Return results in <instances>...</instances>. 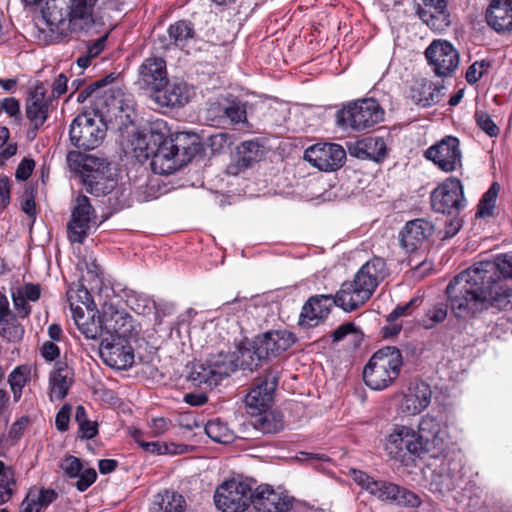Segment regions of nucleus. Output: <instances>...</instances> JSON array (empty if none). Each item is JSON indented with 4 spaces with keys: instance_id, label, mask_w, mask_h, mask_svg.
Returning a JSON list of instances; mask_svg holds the SVG:
<instances>
[{
    "instance_id": "nucleus-1",
    "label": "nucleus",
    "mask_w": 512,
    "mask_h": 512,
    "mask_svg": "<svg viewBox=\"0 0 512 512\" xmlns=\"http://www.w3.org/2000/svg\"><path fill=\"white\" fill-rule=\"evenodd\" d=\"M131 145L135 157L143 162L151 158L154 173L169 175L188 164L200 151V138L196 133L170 130L163 120L151 122L147 129L134 134Z\"/></svg>"
},
{
    "instance_id": "nucleus-2",
    "label": "nucleus",
    "mask_w": 512,
    "mask_h": 512,
    "mask_svg": "<svg viewBox=\"0 0 512 512\" xmlns=\"http://www.w3.org/2000/svg\"><path fill=\"white\" fill-rule=\"evenodd\" d=\"M387 275L386 263L380 257L367 261L355 274L352 281L341 285L335 296L316 295L303 305L299 317L302 327H315L330 313L333 306L352 312L364 305L373 295L380 281Z\"/></svg>"
},
{
    "instance_id": "nucleus-3",
    "label": "nucleus",
    "mask_w": 512,
    "mask_h": 512,
    "mask_svg": "<svg viewBox=\"0 0 512 512\" xmlns=\"http://www.w3.org/2000/svg\"><path fill=\"white\" fill-rule=\"evenodd\" d=\"M507 292H494L474 266L459 273L446 287L450 308L457 318H474L493 308L512 307Z\"/></svg>"
},
{
    "instance_id": "nucleus-4",
    "label": "nucleus",
    "mask_w": 512,
    "mask_h": 512,
    "mask_svg": "<svg viewBox=\"0 0 512 512\" xmlns=\"http://www.w3.org/2000/svg\"><path fill=\"white\" fill-rule=\"evenodd\" d=\"M402 366L401 351L395 346L383 347L364 366V383L372 390H384L398 379Z\"/></svg>"
},
{
    "instance_id": "nucleus-5",
    "label": "nucleus",
    "mask_w": 512,
    "mask_h": 512,
    "mask_svg": "<svg viewBox=\"0 0 512 512\" xmlns=\"http://www.w3.org/2000/svg\"><path fill=\"white\" fill-rule=\"evenodd\" d=\"M383 110L379 103L372 99H358L349 102L336 113V123L339 127L350 128L354 131L369 129L383 119Z\"/></svg>"
},
{
    "instance_id": "nucleus-6",
    "label": "nucleus",
    "mask_w": 512,
    "mask_h": 512,
    "mask_svg": "<svg viewBox=\"0 0 512 512\" xmlns=\"http://www.w3.org/2000/svg\"><path fill=\"white\" fill-rule=\"evenodd\" d=\"M251 479L231 478L223 481L216 489L214 503L222 512H244L251 505Z\"/></svg>"
},
{
    "instance_id": "nucleus-7",
    "label": "nucleus",
    "mask_w": 512,
    "mask_h": 512,
    "mask_svg": "<svg viewBox=\"0 0 512 512\" xmlns=\"http://www.w3.org/2000/svg\"><path fill=\"white\" fill-rule=\"evenodd\" d=\"M106 135L102 118L97 121L89 113L78 115L71 123L69 136L72 145L83 150L97 148Z\"/></svg>"
},
{
    "instance_id": "nucleus-8",
    "label": "nucleus",
    "mask_w": 512,
    "mask_h": 512,
    "mask_svg": "<svg viewBox=\"0 0 512 512\" xmlns=\"http://www.w3.org/2000/svg\"><path fill=\"white\" fill-rule=\"evenodd\" d=\"M430 201L436 213L458 215L466 204L461 181L456 177H448L433 189Z\"/></svg>"
},
{
    "instance_id": "nucleus-9",
    "label": "nucleus",
    "mask_w": 512,
    "mask_h": 512,
    "mask_svg": "<svg viewBox=\"0 0 512 512\" xmlns=\"http://www.w3.org/2000/svg\"><path fill=\"white\" fill-rule=\"evenodd\" d=\"M81 177L85 190L95 196L107 195L116 186V180L111 175L107 162L94 157L85 159Z\"/></svg>"
},
{
    "instance_id": "nucleus-10",
    "label": "nucleus",
    "mask_w": 512,
    "mask_h": 512,
    "mask_svg": "<svg viewBox=\"0 0 512 512\" xmlns=\"http://www.w3.org/2000/svg\"><path fill=\"white\" fill-rule=\"evenodd\" d=\"M494 292H507L511 301L512 290L503 279L512 278V254L498 256L494 260H485L473 265Z\"/></svg>"
},
{
    "instance_id": "nucleus-11",
    "label": "nucleus",
    "mask_w": 512,
    "mask_h": 512,
    "mask_svg": "<svg viewBox=\"0 0 512 512\" xmlns=\"http://www.w3.org/2000/svg\"><path fill=\"white\" fill-rule=\"evenodd\" d=\"M424 156L446 173L454 172L462 167L460 141L454 136H445L429 147L424 152Z\"/></svg>"
},
{
    "instance_id": "nucleus-12",
    "label": "nucleus",
    "mask_w": 512,
    "mask_h": 512,
    "mask_svg": "<svg viewBox=\"0 0 512 512\" xmlns=\"http://www.w3.org/2000/svg\"><path fill=\"white\" fill-rule=\"evenodd\" d=\"M94 6L84 0H72L65 25L66 37L69 33H100L103 23L95 19Z\"/></svg>"
},
{
    "instance_id": "nucleus-13",
    "label": "nucleus",
    "mask_w": 512,
    "mask_h": 512,
    "mask_svg": "<svg viewBox=\"0 0 512 512\" xmlns=\"http://www.w3.org/2000/svg\"><path fill=\"white\" fill-rule=\"evenodd\" d=\"M295 342V335L287 329L269 330L254 338L253 348L260 358L269 361L279 357Z\"/></svg>"
},
{
    "instance_id": "nucleus-14",
    "label": "nucleus",
    "mask_w": 512,
    "mask_h": 512,
    "mask_svg": "<svg viewBox=\"0 0 512 512\" xmlns=\"http://www.w3.org/2000/svg\"><path fill=\"white\" fill-rule=\"evenodd\" d=\"M426 59L437 76H451L459 65V53L446 40H434L425 50Z\"/></svg>"
},
{
    "instance_id": "nucleus-15",
    "label": "nucleus",
    "mask_w": 512,
    "mask_h": 512,
    "mask_svg": "<svg viewBox=\"0 0 512 512\" xmlns=\"http://www.w3.org/2000/svg\"><path fill=\"white\" fill-rule=\"evenodd\" d=\"M95 218V210L89 198L85 195L77 196L67 224L69 240L74 243H83L89 233L90 224Z\"/></svg>"
},
{
    "instance_id": "nucleus-16",
    "label": "nucleus",
    "mask_w": 512,
    "mask_h": 512,
    "mask_svg": "<svg viewBox=\"0 0 512 512\" xmlns=\"http://www.w3.org/2000/svg\"><path fill=\"white\" fill-rule=\"evenodd\" d=\"M304 159L321 171H334L344 164L346 152L339 144L317 143L305 150Z\"/></svg>"
},
{
    "instance_id": "nucleus-17",
    "label": "nucleus",
    "mask_w": 512,
    "mask_h": 512,
    "mask_svg": "<svg viewBox=\"0 0 512 512\" xmlns=\"http://www.w3.org/2000/svg\"><path fill=\"white\" fill-rule=\"evenodd\" d=\"M99 354L103 362L114 369L126 370L134 363V349L128 339L103 338L100 342Z\"/></svg>"
},
{
    "instance_id": "nucleus-18",
    "label": "nucleus",
    "mask_w": 512,
    "mask_h": 512,
    "mask_svg": "<svg viewBox=\"0 0 512 512\" xmlns=\"http://www.w3.org/2000/svg\"><path fill=\"white\" fill-rule=\"evenodd\" d=\"M385 450L391 459L398 461L404 459L406 451L421 456V444L417 441L416 432L404 425L395 426L386 440Z\"/></svg>"
},
{
    "instance_id": "nucleus-19",
    "label": "nucleus",
    "mask_w": 512,
    "mask_h": 512,
    "mask_svg": "<svg viewBox=\"0 0 512 512\" xmlns=\"http://www.w3.org/2000/svg\"><path fill=\"white\" fill-rule=\"evenodd\" d=\"M279 371L270 367L259 377L245 398L246 405L258 411L265 410L273 401L274 391L278 385Z\"/></svg>"
},
{
    "instance_id": "nucleus-20",
    "label": "nucleus",
    "mask_w": 512,
    "mask_h": 512,
    "mask_svg": "<svg viewBox=\"0 0 512 512\" xmlns=\"http://www.w3.org/2000/svg\"><path fill=\"white\" fill-rule=\"evenodd\" d=\"M369 493L381 501L399 506L415 508L421 504L419 496L414 492L384 480L371 483Z\"/></svg>"
},
{
    "instance_id": "nucleus-21",
    "label": "nucleus",
    "mask_w": 512,
    "mask_h": 512,
    "mask_svg": "<svg viewBox=\"0 0 512 512\" xmlns=\"http://www.w3.org/2000/svg\"><path fill=\"white\" fill-rule=\"evenodd\" d=\"M251 504L258 512H289L292 507L290 498L276 492L268 484L252 489Z\"/></svg>"
},
{
    "instance_id": "nucleus-22",
    "label": "nucleus",
    "mask_w": 512,
    "mask_h": 512,
    "mask_svg": "<svg viewBox=\"0 0 512 512\" xmlns=\"http://www.w3.org/2000/svg\"><path fill=\"white\" fill-rule=\"evenodd\" d=\"M434 232L432 222L423 218L410 220L400 232L401 245L407 252H414L427 243Z\"/></svg>"
},
{
    "instance_id": "nucleus-23",
    "label": "nucleus",
    "mask_w": 512,
    "mask_h": 512,
    "mask_svg": "<svg viewBox=\"0 0 512 512\" xmlns=\"http://www.w3.org/2000/svg\"><path fill=\"white\" fill-rule=\"evenodd\" d=\"M168 80L166 62L160 57L145 59L139 68L138 85L140 88L150 90L153 94L161 90Z\"/></svg>"
},
{
    "instance_id": "nucleus-24",
    "label": "nucleus",
    "mask_w": 512,
    "mask_h": 512,
    "mask_svg": "<svg viewBox=\"0 0 512 512\" xmlns=\"http://www.w3.org/2000/svg\"><path fill=\"white\" fill-rule=\"evenodd\" d=\"M72 0H46L42 8V17L49 27L55 41L66 38V19Z\"/></svg>"
},
{
    "instance_id": "nucleus-25",
    "label": "nucleus",
    "mask_w": 512,
    "mask_h": 512,
    "mask_svg": "<svg viewBox=\"0 0 512 512\" xmlns=\"http://www.w3.org/2000/svg\"><path fill=\"white\" fill-rule=\"evenodd\" d=\"M463 479L461 464L455 460L442 462L438 469L433 472L431 488L440 494H447L455 490Z\"/></svg>"
},
{
    "instance_id": "nucleus-26",
    "label": "nucleus",
    "mask_w": 512,
    "mask_h": 512,
    "mask_svg": "<svg viewBox=\"0 0 512 512\" xmlns=\"http://www.w3.org/2000/svg\"><path fill=\"white\" fill-rule=\"evenodd\" d=\"M102 314L105 337L128 339L132 335L133 320L127 313L117 310L113 305L105 304Z\"/></svg>"
},
{
    "instance_id": "nucleus-27",
    "label": "nucleus",
    "mask_w": 512,
    "mask_h": 512,
    "mask_svg": "<svg viewBox=\"0 0 512 512\" xmlns=\"http://www.w3.org/2000/svg\"><path fill=\"white\" fill-rule=\"evenodd\" d=\"M263 155L262 146L258 140H247L236 148L231 163L227 166V174L237 176L258 162Z\"/></svg>"
},
{
    "instance_id": "nucleus-28",
    "label": "nucleus",
    "mask_w": 512,
    "mask_h": 512,
    "mask_svg": "<svg viewBox=\"0 0 512 512\" xmlns=\"http://www.w3.org/2000/svg\"><path fill=\"white\" fill-rule=\"evenodd\" d=\"M193 94L192 89L183 81L169 82L156 91L152 98L161 107H181L187 104Z\"/></svg>"
},
{
    "instance_id": "nucleus-29",
    "label": "nucleus",
    "mask_w": 512,
    "mask_h": 512,
    "mask_svg": "<svg viewBox=\"0 0 512 512\" xmlns=\"http://www.w3.org/2000/svg\"><path fill=\"white\" fill-rule=\"evenodd\" d=\"M424 7H418L417 15L435 31L445 30L451 23L446 0H424Z\"/></svg>"
},
{
    "instance_id": "nucleus-30",
    "label": "nucleus",
    "mask_w": 512,
    "mask_h": 512,
    "mask_svg": "<svg viewBox=\"0 0 512 512\" xmlns=\"http://www.w3.org/2000/svg\"><path fill=\"white\" fill-rule=\"evenodd\" d=\"M485 19L488 26L498 33L512 32V0H491Z\"/></svg>"
},
{
    "instance_id": "nucleus-31",
    "label": "nucleus",
    "mask_w": 512,
    "mask_h": 512,
    "mask_svg": "<svg viewBox=\"0 0 512 512\" xmlns=\"http://www.w3.org/2000/svg\"><path fill=\"white\" fill-rule=\"evenodd\" d=\"M49 100L43 83L35 85L26 102V116L35 129H39L48 118Z\"/></svg>"
},
{
    "instance_id": "nucleus-32",
    "label": "nucleus",
    "mask_w": 512,
    "mask_h": 512,
    "mask_svg": "<svg viewBox=\"0 0 512 512\" xmlns=\"http://www.w3.org/2000/svg\"><path fill=\"white\" fill-rule=\"evenodd\" d=\"M351 156L359 159H370L375 162L383 161L388 154V147L382 137L369 136L356 141L349 147Z\"/></svg>"
},
{
    "instance_id": "nucleus-33",
    "label": "nucleus",
    "mask_w": 512,
    "mask_h": 512,
    "mask_svg": "<svg viewBox=\"0 0 512 512\" xmlns=\"http://www.w3.org/2000/svg\"><path fill=\"white\" fill-rule=\"evenodd\" d=\"M432 390L425 382L411 384L401 403L403 412L416 415L425 410L431 403Z\"/></svg>"
},
{
    "instance_id": "nucleus-34",
    "label": "nucleus",
    "mask_w": 512,
    "mask_h": 512,
    "mask_svg": "<svg viewBox=\"0 0 512 512\" xmlns=\"http://www.w3.org/2000/svg\"><path fill=\"white\" fill-rule=\"evenodd\" d=\"M60 468L69 478H78L75 486L80 492L86 491L97 479L94 468L83 469L81 459L69 455L60 462Z\"/></svg>"
},
{
    "instance_id": "nucleus-35",
    "label": "nucleus",
    "mask_w": 512,
    "mask_h": 512,
    "mask_svg": "<svg viewBox=\"0 0 512 512\" xmlns=\"http://www.w3.org/2000/svg\"><path fill=\"white\" fill-rule=\"evenodd\" d=\"M123 96L124 93L120 88L99 90L93 101L92 109L95 116L103 118L106 114L112 113L116 116L117 112H122L124 110Z\"/></svg>"
},
{
    "instance_id": "nucleus-36",
    "label": "nucleus",
    "mask_w": 512,
    "mask_h": 512,
    "mask_svg": "<svg viewBox=\"0 0 512 512\" xmlns=\"http://www.w3.org/2000/svg\"><path fill=\"white\" fill-rule=\"evenodd\" d=\"M410 97L416 105L423 108L430 107L442 99V87L432 81L422 80L412 86Z\"/></svg>"
},
{
    "instance_id": "nucleus-37",
    "label": "nucleus",
    "mask_w": 512,
    "mask_h": 512,
    "mask_svg": "<svg viewBox=\"0 0 512 512\" xmlns=\"http://www.w3.org/2000/svg\"><path fill=\"white\" fill-rule=\"evenodd\" d=\"M218 115L230 124L247 122L246 103L236 97L225 98L212 108Z\"/></svg>"
},
{
    "instance_id": "nucleus-38",
    "label": "nucleus",
    "mask_w": 512,
    "mask_h": 512,
    "mask_svg": "<svg viewBox=\"0 0 512 512\" xmlns=\"http://www.w3.org/2000/svg\"><path fill=\"white\" fill-rule=\"evenodd\" d=\"M72 375L73 373L65 364H56L49 379L51 399L62 400L66 397L73 381Z\"/></svg>"
},
{
    "instance_id": "nucleus-39",
    "label": "nucleus",
    "mask_w": 512,
    "mask_h": 512,
    "mask_svg": "<svg viewBox=\"0 0 512 512\" xmlns=\"http://www.w3.org/2000/svg\"><path fill=\"white\" fill-rule=\"evenodd\" d=\"M250 424L262 434H275L284 428L282 414L275 411L260 413L250 421Z\"/></svg>"
},
{
    "instance_id": "nucleus-40",
    "label": "nucleus",
    "mask_w": 512,
    "mask_h": 512,
    "mask_svg": "<svg viewBox=\"0 0 512 512\" xmlns=\"http://www.w3.org/2000/svg\"><path fill=\"white\" fill-rule=\"evenodd\" d=\"M168 36L170 42L165 48H169L170 45L184 48L195 37L194 26L190 21L179 20L169 26Z\"/></svg>"
},
{
    "instance_id": "nucleus-41",
    "label": "nucleus",
    "mask_w": 512,
    "mask_h": 512,
    "mask_svg": "<svg viewBox=\"0 0 512 512\" xmlns=\"http://www.w3.org/2000/svg\"><path fill=\"white\" fill-rule=\"evenodd\" d=\"M68 301L70 303V309L72 311L74 321H79L78 318H85V311L88 314L93 313V300L89 291L81 287L76 291H71L68 293Z\"/></svg>"
},
{
    "instance_id": "nucleus-42",
    "label": "nucleus",
    "mask_w": 512,
    "mask_h": 512,
    "mask_svg": "<svg viewBox=\"0 0 512 512\" xmlns=\"http://www.w3.org/2000/svg\"><path fill=\"white\" fill-rule=\"evenodd\" d=\"M188 380L197 387L211 388L217 386L220 381L214 375L213 369L210 364L196 363L192 366V369L188 375Z\"/></svg>"
},
{
    "instance_id": "nucleus-43",
    "label": "nucleus",
    "mask_w": 512,
    "mask_h": 512,
    "mask_svg": "<svg viewBox=\"0 0 512 512\" xmlns=\"http://www.w3.org/2000/svg\"><path fill=\"white\" fill-rule=\"evenodd\" d=\"M142 433L139 430H135L132 433V437L136 443L139 444L145 451L153 454H181L185 452V445H176L174 443H166L160 441L146 442L141 439Z\"/></svg>"
},
{
    "instance_id": "nucleus-44",
    "label": "nucleus",
    "mask_w": 512,
    "mask_h": 512,
    "mask_svg": "<svg viewBox=\"0 0 512 512\" xmlns=\"http://www.w3.org/2000/svg\"><path fill=\"white\" fill-rule=\"evenodd\" d=\"M207 363L210 364L214 375H216L220 382L223 378L228 377L231 373L236 371L233 353H224L221 351L217 354H211L207 359Z\"/></svg>"
},
{
    "instance_id": "nucleus-45",
    "label": "nucleus",
    "mask_w": 512,
    "mask_h": 512,
    "mask_svg": "<svg viewBox=\"0 0 512 512\" xmlns=\"http://www.w3.org/2000/svg\"><path fill=\"white\" fill-rule=\"evenodd\" d=\"M234 362L236 364V370H248L253 371L261 366L262 362H265L264 358H260L256 353V349L251 347L240 346L235 352H233Z\"/></svg>"
},
{
    "instance_id": "nucleus-46",
    "label": "nucleus",
    "mask_w": 512,
    "mask_h": 512,
    "mask_svg": "<svg viewBox=\"0 0 512 512\" xmlns=\"http://www.w3.org/2000/svg\"><path fill=\"white\" fill-rule=\"evenodd\" d=\"M448 448V431L445 426L437 433L432 434L427 439L421 441V455L424 453L438 457Z\"/></svg>"
},
{
    "instance_id": "nucleus-47",
    "label": "nucleus",
    "mask_w": 512,
    "mask_h": 512,
    "mask_svg": "<svg viewBox=\"0 0 512 512\" xmlns=\"http://www.w3.org/2000/svg\"><path fill=\"white\" fill-rule=\"evenodd\" d=\"M78 320L79 321H75V323L86 338L92 340H102L105 338L106 332H104L103 314L96 319L95 312L93 311L89 319L84 320V318H78Z\"/></svg>"
},
{
    "instance_id": "nucleus-48",
    "label": "nucleus",
    "mask_w": 512,
    "mask_h": 512,
    "mask_svg": "<svg viewBox=\"0 0 512 512\" xmlns=\"http://www.w3.org/2000/svg\"><path fill=\"white\" fill-rule=\"evenodd\" d=\"M0 329L1 336L9 342H19L24 335V327L14 313L0 318Z\"/></svg>"
},
{
    "instance_id": "nucleus-49",
    "label": "nucleus",
    "mask_w": 512,
    "mask_h": 512,
    "mask_svg": "<svg viewBox=\"0 0 512 512\" xmlns=\"http://www.w3.org/2000/svg\"><path fill=\"white\" fill-rule=\"evenodd\" d=\"M156 504L160 512H184L185 509V499L173 491L159 493Z\"/></svg>"
},
{
    "instance_id": "nucleus-50",
    "label": "nucleus",
    "mask_w": 512,
    "mask_h": 512,
    "mask_svg": "<svg viewBox=\"0 0 512 512\" xmlns=\"http://www.w3.org/2000/svg\"><path fill=\"white\" fill-rule=\"evenodd\" d=\"M205 433L209 438L217 443H230L233 439V433L227 424L220 419H214L205 425Z\"/></svg>"
},
{
    "instance_id": "nucleus-51",
    "label": "nucleus",
    "mask_w": 512,
    "mask_h": 512,
    "mask_svg": "<svg viewBox=\"0 0 512 512\" xmlns=\"http://www.w3.org/2000/svg\"><path fill=\"white\" fill-rule=\"evenodd\" d=\"M28 495L31 499V502L35 504V507L38 512H41V510L46 509L51 503L57 500L58 493L49 488H38V487H32L28 491Z\"/></svg>"
},
{
    "instance_id": "nucleus-52",
    "label": "nucleus",
    "mask_w": 512,
    "mask_h": 512,
    "mask_svg": "<svg viewBox=\"0 0 512 512\" xmlns=\"http://www.w3.org/2000/svg\"><path fill=\"white\" fill-rule=\"evenodd\" d=\"M500 190L498 183L494 182L490 188L483 194L476 212L477 217H490L493 215V211L496 204V199Z\"/></svg>"
},
{
    "instance_id": "nucleus-53",
    "label": "nucleus",
    "mask_w": 512,
    "mask_h": 512,
    "mask_svg": "<svg viewBox=\"0 0 512 512\" xmlns=\"http://www.w3.org/2000/svg\"><path fill=\"white\" fill-rule=\"evenodd\" d=\"M75 420L79 426V434L82 439H92L98 434V424L87 417L86 410L79 405L75 410Z\"/></svg>"
},
{
    "instance_id": "nucleus-54",
    "label": "nucleus",
    "mask_w": 512,
    "mask_h": 512,
    "mask_svg": "<svg viewBox=\"0 0 512 512\" xmlns=\"http://www.w3.org/2000/svg\"><path fill=\"white\" fill-rule=\"evenodd\" d=\"M445 426L446 425L437 417L430 414L425 415L419 422L418 432H416L417 441L421 443V441L437 433Z\"/></svg>"
},
{
    "instance_id": "nucleus-55",
    "label": "nucleus",
    "mask_w": 512,
    "mask_h": 512,
    "mask_svg": "<svg viewBox=\"0 0 512 512\" xmlns=\"http://www.w3.org/2000/svg\"><path fill=\"white\" fill-rule=\"evenodd\" d=\"M29 374L30 369L27 366H19L10 373L8 381L15 401L20 399L22 389L29 379Z\"/></svg>"
},
{
    "instance_id": "nucleus-56",
    "label": "nucleus",
    "mask_w": 512,
    "mask_h": 512,
    "mask_svg": "<svg viewBox=\"0 0 512 512\" xmlns=\"http://www.w3.org/2000/svg\"><path fill=\"white\" fill-rule=\"evenodd\" d=\"M115 78L113 74H110L100 80H97L87 86L85 89L79 92L77 96V101L80 103L85 102L88 98H92V102L95 100V96L98 94V91L105 88L109 83H111Z\"/></svg>"
},
{
    "instance_id": "nucleus-57",
    "label": "nucleus",
    "mask_w": 512,
    "mask_h": 512,
    "mask_svg": "<svg viewBox=\"0 0 512 512\" xmlns=\"http://www.w3.org/2000/svg\"><path fill=\"white\" fill-rule=\"evenodd\" d=\"M447 317V305L439 303L427 311L425 319H423V326L426 329L433 328L438 323L443 322Z\"/></svg>"
},
{
    "instance_id": "nucleus-58",
    "label": "nucleus",
    "mask_w": 512,
    "mask_h": 512,
    "mask_svg": "<svg viewBox=\"0 0 512 512\" xmlns=\"http://www.w3.org/2000/svg\"><path fill=\"white\" fill-rule=\"evenodd\" d=\"M347 335H353L356 340H361L362 338L360 329L353 322H346L331 333L335 343L342 341Z\"/></svg>"
},
{
    "instance_id": "nucleus-59",
    "label": "nucleus",
    "mask_w": 512,
    "mask_h": 512,
    "mask_svg": "<svg viewBox=\"0 0 512 512\" xmlns=\"http://www.w3.org/2000/svg\"><path fill=\"white\" fill-rule=\"evenodd\" d=\"M475 119L478 127L490 137H496L499 134V128L494 123L489 114L484 111H476Z\"/></svg>"
},
{
    "instance_id": "nucleus-60",
    "label": "nucleus",
    "mask_w": 512,
    "mask_h": 512,
    "mask_svg": "<svg viewBox=\"0 0 512 512\" xmlns=\"http://www.w3.org/2000/svg\"><path fill=\"white\" fill-rule=\"evenodd\" d=\"M420 297H413L409 302L404 305H398L388 316L387 321L392 323L397 318L408 316L412 313V311L417 308L421 303Z\"/></svg>"
},
{
    "instance_id": "nucleus-61",
    "label": "nucleus",
    "mask_w": 512,
    "mask_h": 512,
    "mask_svg": "<svg viewBox=\"0 0 512 512\" xmlns=\"http://www.w3.org/2000/svg\"><path fill=\"white\" fill-rule=\"evenodd\" d=\"M489 67L490 63L488 61L482 60L474 62L466 71V81L471 85L476 84Z\"/></svg>"
},
{
    "instance_id": "nucleus-62",
    "label": "nucleus",
    "mask_w": 512,
    "mask_h": 512,
    "mask_svg": "<svg viewBox=\"0 0 512 512\" xmlns=\"http://www.w3.org/2000/svg\"><path fill=\"white\" fill-rule=\"evenodd\" d=\"M15 474L9 472L8 475L4 476V479H0V505L8 502L13 494V486H15Z\"/></svg>"
},
{
    "instance_id": "nucleus-63",
    "label": "nucleus",
    "mask_w": 512,
    "mask_h": 512,
    "mask_svg": "<svg viewBox=\"0 0 512 512\" xmlns=\"http://www.w3.org/2000/svg\"><path fill=\"white\" fill-rule=\"evenodd\" d=\"M29 418L22 416L16 420L10 427L7 438L11 441V444H15L23 435L24 431L29 425Z\"/></svg>"
},
{
    "instance_id": "nucleus-64",
    "label": "nucleus",
    "mask_w": 512,
    "mask_h": 512,
    "mask_svg": "<svg viewBox=\"0 0 512 512\" xmlns=\"http://www.w3.org/2000/svg\"><path fill=\"white\" fill-rule=\"evenodd\" d=\"M231 136L227 133H216L208 138V146L213 153H220L224 148L231 144Z\"/></svg>"
}]
</instances>
